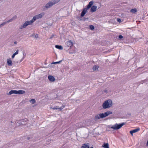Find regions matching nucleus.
<instances>
[{
	"label": "nucleus",
	"mask_w": 148,
	"mask_h": 148,
	"mask_svg": "<svg viewBox=\"0 0 148 148\" xmlns=\"http://www.w3.org/2000/svg\"><path fill=\"white\" fill-rule=\"evenodd\" d=\"M60 1V0H52L49 1L42 7L43 10H47L55 4L58 3Z\"/></svg>",
	"instance_id": "nucleus-1"
},
{
	"label": "nucleus",
	"mask_w": 148,
	"mask_h": 148,
	"mask_svg": "<svg viewBox=\"0 0 148 148\" xmlns=\"http://www.w3.org/2000/svg\"><path fill=\"white\" fill-rule=\"evenodd\" d=\"M112 112L110 111H107L103 113H100L96 115L95 117V121H97L100 119H102L105 118L110 114H112Z\"/></svg>",
	"instance_id": "nucleus-2"
},
{
	"label": "nucleus",
	"mask_w": 148,
	"mask_h": 148,
	"mask_svg": "<svg viewBox=\"0 0 148 148\" xmlns=\"http://www.w3.org/2000/svg\"><path fill=\"white\" fill-rule=\"evenodd\" d=\"M112 105V101L110 99H108L105 101L102 104V107L104 109L109 108Z\"/></svg>",
	"instance_id": "nucleus-3"
},
{
	"label": "nucleus",
	"mask_w": 148,
	"mask_h": 148,
	"mask_svg": "<svg viewBox=\"0 0 148 148\" xmlns=\"http://www.w3.org/2000/svg\"><path fill=\"white\" fill-rule=\"evenodd\" d=\"M125 123H123L119 124L116 123L115 124L112 125L110 127L111 128L115 130H118L120 129L124 125H125Z\"/></svg>",
	"instance_id": "nucleus-4"
},
{
	"label": "nucleus",
	"mask_w": 148,
	"mask_h": 148,
	"mask_svg": "<svg viewBox=\"0 0 148 148\" xmlns=\"http://www.w3.org/2000/svg\"><path fill=\"white\" fill-rule=\"evenodd\" d=\"M31 24L30 23L29 21H26L25 23H24L22 25H21L20 26V29H22L23 28H25V27H26L27 25Z\"/></svg>",
	"instance_id": "nucleus-5"
},
{
	"label": "nucleus",
	"mask_w": 148,
	"mask_h": 148,
	"mask_svg": "<svg viewBox=\"0 0 148 148\" xmlns=\"http://www.w3.org/2000/svg\"><path fill=\"white\" fill-rule=\"evenodd\" d=\"M73 42L71 40H68L66 43V47H71L73 46Z\"/></svg>",
	"instance_id": "nucleus-6"
},
{
	"label": "nucleus",
	"mask_w": 148,
	"mask_h": 148,
	"mask_svg": "<svg viewBox=\"0 0 148 148\" xmlns=\"http://www.w3.org/2000/svg\"><path fill=\"white\" fill-rule=\"evenodd\" d=\"M64 107L65 106H62L60 108H59L58 106H56L54 107H51V108L54 110H58L59 111H61Z\"/></svg>",
	"instance_id": "nucleus-7"
},
{
	"label": "nucleus",
	"mask_w": 148,
	"mask_h": 148,
	"mask_svg": "<svg viewBox=\"0 0 148 148\" xmlns=\"http://www.w3.org/2000/svg\"><path fill=\"white\" fill-rule=\"evenodd\" d=\"M97 6L96 5L92 6L90 8V12H95L97 9Z\"/></svg>",
	"instance_id": "nucleus-8"
},
{
	"label": "nucleus",
	"mask_w": 148,
	"mask_h": 148,
	"mask_svg": "<svg viewBox=\"0 0 148 148\" xmlns=\"http://www.w3.org/2000/svg\"><path fill=\"white\" fill-rule=\"evenodd\" d=\"M48 78L49 80L51 82H54L55 80V78L51 75H49Z\"/></svg>",
	"instance_id": "nucleus-9"
},
{
	"label": "nucleus",
	"mask_w": 148,
	"mask_h": 148,
	"mask_svg": "<svg viewBox=\"0 0 148 148\" xmlns=\"http://www.w3.org/2000/svg\"><path fill=\"white\" fill-rule=\"evenodd\" d=\"M7 63L8 65L9 66H11L12 65V61L10 58L8 59L7 60Z\"/></svg>",
	"instance_id": "nucleus-10"
},
{
	"label": "nucleus",
	"mask_w": 148,
	"mask_h": 148,
	"mask_svg": "<svg viewBox=\"0 0 148 148\" xmlns=\"http://www.w3.org/2000/svg\"><path fill=\"white\" fill-rule=\"evenodd\" d=\"M140 129L139 128H137L136 129H134L133 130H131L130 131V133L132 135H133V134L136 132L140 130Z\"/></svg>",
	"instance_id": "nucleus-11"
},
{
	"label": "nucleus",
	"mask_w": 148,
	"mask_h": 148,
	"mask_svg": "<svg viewBox=\"0 0 148 148\" xmlns=\"http://www.w3.org/2000/svg\"><path fill=\"white\" fill-rule=\"evenodd\" d=\"M38 19V18H37L36 16L35 15L33 17V18L32 20L29 21L32 24L36 20V19Z\"/></svg>",
	"instance_id": "nucleus-12"
},
{
	"label": "nucleus",
	"mask_w": 148,
	"mask_h": 148,
	"mask_svg": "<svg viewBox=\"0 0 148 148\" xmlns=\"http://www.w3.org/2000/svg\"><path fill=\"white\" fill-rule=\"evenodd\" d=\"M94 3V1H90L89 3L88 4L87 6V9H89L91 8Z\"/></svg>",
	"instance_id": "nucleus-13"
},
{
	"label": "nucleus",
	"mask_w": 148,
	"mask_h": 148,
	"mask_svg": "<svg viewBox=\"0 0 148 148\" xmlns=\"http://www.w3.org/2000/svg\"><path fill=\"white\" fill-rule=\"evenodd\" d=\"M13 94H16V90H12L9 92L8 94V95H10Z\"/></svg>",
	"instance_id": "nucleus-14"
},
{
	"label": "nucleus",
	"mask_w": 148,
	"mask_h": 148,
	"mask_svg": "<svg viewBox=\"0 0 148 148\" xmlns=\"http://www.w3.org/2000/svg\"><path fill=\"white\" fill-rule=\"evenodd\" d=\"M82 11L81 16L79 17H77V19L79 20H81L83 19V9H82Z\"/></svg>",
	"instance_id": "nucleus-15"
},
{
	"label": "nucleus",
	"mask_w": 148,
	"mask_h": 148,
	"mask_svg": "<svg viewBox=\"0 0 148 148\" xmlns=\"http://www.w3.org/2000/svg\"><path fill=\"white\" fill-rule=\"evenodd\" d=\"M44 15V13H42L36 15L38 19L41 18Z\"/></svg>",
	"instance_id": "nucleus-16"
},
{
	"label": "nucleus",
	"mask_w": 148,
	"mask_h": 148,
	"mask_svg": "<svg viewBox=\"0 0 148 148\" xmlns=\"http://www.w3.org/2000/svg\"><path fill=\"white\" fill-rule=\"evenodd\" d=\"M21 124L22 125H25L27 123V119H25L23 120H21Z\"/></svg>",
	"instance_id": "nucleus-17"
},
{
	"label": "nucleus",
	"mask_w": 148,
	"mask_h": 148,
	"mask_svg": "<svg viewBox=\"0 0 148 148\" xmlns=\"http://www.w3.org/2000/svg\"><path fill=\"white\" fill-rule=\"evenodd\" d=\"M25 92L23 90H19L18 91L16 90V94H23L25 93Z\"/></svg>",
	"instance_id": "nucleus-18"
},
{
	"label": "nucleus",
	"mask_w": 148,
	"mask_h": 148,
	"mask_svg": "<svg viewBox=\"0 0 148 148\" xmlns=\"http://www.w3.org/2000/svg\"><path fill=\"white\" fill-rule=\"evenodd\" d=\"M55 47L60 50H62L63 49V47L61 45H56Z\"/></svg>",
	"instance_id": "nucleus-19"
},
{
	"label": "nucleus",
	"mask_w": 148,
	"mask_h": 148,
	"mask_svg": "<svg viewBox=\"0 0 148 148\" xmlns=\"http://www.w3.org/2000/svg\"><path fill=\"white\" fill-rule=\"evenodd\" d=\"M24 51H22L21 54V55L23 56V57L21 59V60H20V62H21L22 60H23L24 58H25V55L24 56Z\"/></svg>",
	"instance_id": "nucleus-20"
},
{
	"label": "nucleus",
	"mask_w": 148,
	"mask_h": 148,
	"mask_svg": "<svg viewBox=\"0 0 148 148\" xmlns=\"http://www.w3.org/2000/svg\"><path fill=\"white\" fill-rule=\"evenodd\" d=\"M18 50H17L16 51V52H15L12 55V58H13L15 56L18 54Z\"/></svg>",
	"instance_id": "nucleus-21"
},
{
	"label": "nucleus",
	"mask_w": 148,
	"mask_h": 148,
	"mask_svg": "<svg viewBox=\"0 0 148 148\" xmlns=\"http://www.w3.org/2000/svg\"><path fill=\"white\" fill-rule=\"evenodd\" d=\"M102 146L104 148H109V145L108 143H104Z\"/></svg>",
	"instance_id": "nucleus-22"
},
{
	"label": "nucleus",
	"mask_w": 148,
	"mask_h": 148,
	"mask_svg": "<svg viewBox=\"0 0 148 148\" xmlns=\"http://www.w3.org/2000/svg\"><path fill=\"white\" fill-rule=\"evenodd\" d=\"M84 148H89V144L88 143L84 144Z\"/></svg>",
	"instance_id": "nucleus-23"
},
{
	"label": "nucleus",
	"mask_w": 148,
	"mask_h": 148,
	"mask_svg": "<svg viewBox=\"0 0 148 148\" xmlns=\"http://www.w3.org/2000/svg\"><path fill=\"white\" fill-rule=\"evenodd\" d=\"M137 12V10L136 8L132 9L130 10V12L132 13H134Z\"/></svg>",
	"instance_id": "nucleus-24"
},
{
	"label": "nucleus",
	"mask_w": 148,
	"mask_h": 148,
	"mask_svg": "<svg viewBox=\"0 0 148 148\" xmlns=\"http://www.w3.org/2000/svg\"><path fill=\"white\" fill-rule=\"evenodd\" d=\"M99 67L98 66L95 65L93 67L92 69L94 71H96L98 69Z\"/></svg>",
	"instance_id": "nucleus-25"
},
{
	"label": "nucleus",
	"mask_w": 148,
	"mask_h": 148,
	"mask_svg": "<svg viewBox=\"0 0 148 148\" xmlns=\"http://www.w3.org/2000/svg\"><path fill=\"white\" fill-rule=\"evenodd\" d=\"M21 120L18 121L16 123V125L17 126H19V125H22L21 124Z\"/></svg>",
	"instance_id": "nucleus-26"
},
{
	"label": "nucleus",
	"mask_w": 148,
	"mask_h": 148,
	"mask_svg": "<svg viewBox=\"0 0 148 148\" xmlns=\"http://www.w3.org/2000/svg\"><path fill=\"white\" fill-rule=\"evenodd\" d=\"M29 101L32 104H34L36 102V101L34 99H32Z\"/></svg>",
	"instance_id": "nucleus-27"
},
{
	"label": "nucleus",
	"mask_w": 148,
	"mask_h": 148,
	"mask_svg": "<svg viewBox=\"0 0 148 148\" xmlns=\"http://www.w3.org/2000/svg\"><path fill=\"white\" fill-rule=\"evenodd\" d=\"M89 9H87V8H84V16L87 13V10Z\"/></svg>",
	"instance_id": "nucleus-28"
},
{
	"label": "nucleus",
	"mask_w": 148,
	"mask_h": 148,
	"mask_svg": "<svg viewBox=\"0 0 148 148\" xmlns=\"http://www.w3.org/2000/svg\"><path fill=\"white\" fill-rule=\"evenodd\" d=\"M7 23L6 22H3L2 23L0 24V28L2 27L3 26H4Z\"/></svg>",
	"instance_id": "nucleus-29"
},
{
	"label": "nucleus",
	"mask_w": 148,
	"mask_h": 148,
	"mask_svg": "<svg viewBox=\"0 0 148 148\" xmlns=\"http://www.w3.org/2000/svg\"><path fill=\"white\" fill-rule=\"evenodd\" d=\"M90 28L91 30H93L94 29V27L93 25H90Z\"/></svg>",
	"instance_id": "nucleus-30"
},
{
	"label": "nucleus",
	"mask_w": 148,
	"mask_h": 148,
	"mask_svg": "<svg viewBox=\"0 0 148 148\" xmlns=\"http://www.w3.org/2000/svg\"><path fill=\"white\" fill-rule=\"evenodd\" d=\"M17 18V16L16 15H15L12 17V20L13 21L15 19Z\"/></svg>",
	"instance_id": "nucleus-31"
},
{
	"label": "nucleus",
	"mask_w": 148,
	"mask_h": 148,
	"mask_svg": "<svg viewBox=\"0 0 148 148\" xmlns=\"http://www.w3.org/2000/svg\"><path fill=\"white\" fill-rule=\"evenodd\" d=\"M13 21V20H12V18H11L10 19H9V20H8L7 21V22H6V23H9V22H11L12 21Z\"/></svg>",
	"instance_id": "nucleus-32"
},
{
	"label": "nucleus",
	"mask_w": 148,
	"mask_h": 148,
	"mask_svg": "<svg viewBox=\"0 0 148 148\" xmlns=\"http://www.w3.org/2000/svg\"><path fill=\"white\" fill-rule=\"evenodd\" d=\"M54 36H55L54 35L52 34L51 36L50 37V38H49L50 39H52L53 38Z\"/></svg>",
	"instance_id": "nucleus-33"
},
{
	"label": "nucleus",
	"mask_w": 148,
	"mask_h": 148,
	"mask_svg": "<svg viewBox=\"0 0 148 148\" xmlns=\"http://www.w3.org/2000/svg\"><path fill=\"white\" fill-rule=\"evenodd\" d=\"M119 38L121 39L123 38V36L121 35H120L119 36Z\"/></svg>",
	"instance_id": "nucleus-34"
},
{
	"label": "nucleus",
	"mask_w": 148,
	"mask_h": 148,
	"mask_svg": "<svg viewBox=\"0 0 148 148\" xmlns=\"http://www.w3.org/2000/svg\"><path fill=\"white\" fill-rule=\"evenodd\" d=\"M62 60H60L59 62H56V64H59V63H60L61 62H62Z\"/></svg>",
	"instance_id": "nucleus-35"
},
{
	"label": "nucleus",
	"mask_w": 148,
	"mask_h": 148,
	"mask_svg": "<svg viewBox=\"0 0 148 148\" xmlns=\"http://www.w3.org/2000/svg\"><path fill=\"white\" fill-rule=\"evenodd\" d=\"M38 38V35L37 34H36L35 36V38Z\"/></svg>",
	"instance_id": "nucleus-36"
},
{
	"label": "nucleus",
	"mask_w": 148,
	"mask_h": 148,
	"mask_svg": "<svg viewBox=\"0 0 148 148\" xmlns=\"http://www.w3.org/2000/svg\"><path fill=\"white\" fill-rule=\"evenodd\" d=\"M118 21L119 22H120L121 21V20L120 19H117Z\"/></svg>",
	"instance_id": "nucleus-37"
},
{
	"label": "nucleus",
	"mask_w": 148,
	"mask_h": 148,
	"mask_svg": "<svg viewBox=\"0 0 148 148\" xmlns=\"http://www.w3.org/2000/svg\"><path fill=\"white\" fill-rule=\"evenodd\" d=\"M104 91L106 93H107V90H105Z\"/></svg>",
	"instance_id": "nucleus-38"
},
{
	"label": "nucleus",
	"mask_w": 148,
	"mask_h": 148,
	"mask_svg": "<svg viewBox=\"0 0 148 148\" xmlns=\"http://www.w3.org/2000/svg\"><path fill=\"white\" fill-rule=\"evenodd\" d=\"M52 25V24L51 23V24H49V25H50V26L51 25ZM48 25H49V24H48Z\"/></svg>",
	"instance_id": "nucleus-39"
},
{
	"label": "nucleus",
	"mask_w": 148,
	"mask_h": 148,
	"mask_svg": "<svg viewBox=\"0 0 148 148\" xmlns=\"http://www.w3.org/2000/svg\"><path fill=\"white\" fill-rule=\"evenodd\" d=\"M147 145H148V141H147Z\"/></svg>",
	"instance_id": "nucleus-40"
},
{
	"label": "nucleus",
	"mask_w": 148,
	"mask_h": 148,
	"mask_svg": "<svg viewBox=\"0 0 148 148\" xmlns=\"http://www.w3.org/2000/svg\"><path fill=\"white\" fill-rule=\"evenodd\" d=\"M81 147H82V148H84V147H83V145H82V146Z\"/></svg>",
	"instance_id": "nucleus-41"
},
{
	"label": "nucleus",
	"mask_w": 148,
	"mask_h": 148,
	"mask_svg": "<svg viewBox=\"0 0 148 148\" xmlns=\"http://www.w3.org/2000/svg\"><path fill=\"white\" fill-rule=\"evenodd\" d=\"M81 147H82V148H84V147H83V145H82V146Z\"/></svg>",
	"instance_id": "nucleus-42"
},
{
	"label": "nucleus",
	"mask_w": 148,
	"mask_h": 148,
	"mask_svg": "<svg viewBox=\"0 0 148 148\" xmlns=\"http://www.w3.org/2000/svg\"><path fill=\"white\" fill-rule=\"evenodd\" d=\"M27 139H28V140H29L30 139V138L29 137H28L27 138Z\"/></svg>",
	"instance_id": "nucleus-43"
},
{
	"label": "nucleus",
	"mask_w": 148,
	"mask_h": 148,
	"mask_svg": "<svg viewBox=\"0 0 148 148\" xmlns=\"http://www.w3.org/2000/svg\"><path fill=\"white\" fill-rule=\"evenodd\" d=\"M53 64H56V62H53Z\"/></svg>",
	"instance_id": "nucleus-44"
},
{
	"label": "nucleus",
	"mask_w": 148,
	"mask_h": 148,
	"mask_svg": "<svg viewBox=\"0 0 148 148\" xmlns=\"http://www.w3.org/2000/svg\"><path fill=\"white\" fill-rule=\"evenodd\" d=\"M14 43L15 44H16V42H14Z\"/></svg>",
	"instance_id": "nucleus-45"
},
{
	"label": "nucleus",
	"mask_w": 148,
	"mask_h": 148,
	"mask_svg": "<svg viewBox=\"0 0 148 148\" xmlns=\"http://www.w3.org/2000/svg\"><path fill=\"white\" fill-rule=\"evenodd\" d=\"M90 148H93V147H91Z\"/></svg>",
	"instance_id": "nucleus-46"
}]
</instances>
